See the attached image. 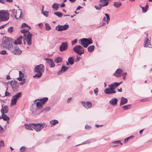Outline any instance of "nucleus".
I'll return each mask as SVG.
<instances>
[{
	"instance_id": "obj_10",
	"label": "nucleus",
	"mask_w": 152,
	"mask_h": 152,
	"mask_svg": "<svg viewBox=\"0 0 152 152\" xmlns=\"http://www.w3.org/2000/svg\"><path fill=\"white\" fill-rule=\"evenodd\" d=\"M34 129L36 132H38L40 131L43 128L45 125V124L36 123L33 124Z\"/></svg>"
},
{
	"instance_id": "obj_7",
	"label": "nucleus",
	"mask_w": 152,
	"mask_h": 152,
	"mask_svg": "<svg viewBox=\"0 0 152 152\" xmlns=\"http://www.w3.org/2000/svg\"><path fill=\"white\" fill-rule=\"evenodd\" d=\"M73 51L77 54L81 56L82 54L84 53V52L83 47L80 45H77L73 48Z\"/></svg>"
},
{
	"instance_id": "obj_1",
	"label": "nucleus",
	"mask_w": 152,
	"mask_h": 152,
	"mask_svg": "<svg viewBox=\"0 0 152 152\" xmlns=\"http://www.w3.org/2000/svg\"><path fill=\"white\" fill-rule=\"evenodd\" d=\"M12 39L11 38L6 37H3L2 42L1 44V47L3 48L9 50H12Z\"/></svg>"
},
{
	"instance_id": "obj_57",
	"label": "nucleus",
	"mask_w": 152,
	"mask_h": 152,
	"mask_svg": "<svg viewBox=\"0 0 152 152\" xmlns=\"http://www.w3.org/2000/svg\"><path fill=\"white\" fill-rule=\"evenodd\" d=\"M10 95V93H9L8 92L6 91L5 92V96H9Z\"/></svg>"
},
{
	"instance_id": "obj_60",
	"label": "nucleus",
	"mask_w": 152,
	"mask_h": 152,
	"mask_svg": "<svg viewBox=\"0 0 152 152\" xmlns=\"http://www.w3.org/2000/svg\"><path fill=\"white\" fill-rule=\"evenodd\" d=\"M60 6L61 7H64L65 6V4H64L63 3L60 5Z\"/></svg>"
},
{
	"instance_id": "obj_50",
	"label": "nucleus",
	"mask_w": 152,
	"mask_h": 152,
	"mask_svg": "<svg viewBox=\"0 0 152 152\" xmlns=\"http://www.w3.org/2000/svg\"><path fill=\"white\" fill-rule=\"evenodd\" d=\"M77 39H74L73 41L72 42V45H74V44L76 43L77 42Z\"/></svg>"
},
{
	"instance_id": "obj_29",
	"label": "nucleus",
	"mask_w": 152,
	"mask_h": 152,
	"mask_svg": "<svg viewBox=\"0 0 152 152\" xmlns=\"http://www.w3.org/2000/svg\"><path fill=\"white\" fill-rule=\"evenodd\" d=\"M19 77L17 79L20 81H21L23 79V77L24 76V75L21 71H20L19 72Z\"/></svg>"
},
{
	"instance_id": "obj_31",
	"label": "nucleus",
	"mask_w": 152,
	"mask_h": 152,
	"mask_svg": "<svg viewBox=\"0 0 152 152\" xmlns=\"http://www.w3.org/2000/svg\"><path fill=\"white\" fill-rule=\"evenodd\" d=\"M62 59L61 57H58L55 59V62L56 63H61L62 61Z\"/></svg>"
},
{
	"instance_id": "obj_21",
	"label": "nucleus",
	"mask_w": 152,
	"mask_h": 152,
	"mask_svg": "<svg viewBox=\"0 0 152 152\" xmlns=\"http://www.w3.org/2000/svg\"><path fill=\"white\" fill-rule=\"evenodd\" d=\"M104 92L107 94H110L112 93H115L116 91H113L110 90L109 88H106L104 90Z\"/></svg>"
},
{
	"instance_id": "obj_46",
	"label": "nucleus",
	"mask_w": 152,
	"mask_h": 152,
	"mask_svg": "<svg viewBox=\"0 0 152 152\" xmlns=\"http://www.w3.org/2000/svg\"><path fill=\"white\" fill-rule=\"evenodd\" d=\"M13 27H10L8 28V31L10 33H12V31Z\"/></svg>"
},
{
	"instance_id": "obj_2",
	"label": "nucleus",
	"mask_w": 152,
	"mask_h": 152,
	"mask_svg": "<svg viewBox=\"0 0 152 152\" xmlns=\"http://www.w3.org/2000/svg\"><path fill=\"white\" fill-rule=\"evenodd\" d=\"M20 31L21 33L24 34L23 36L25 37L23 39L24 45H26L25 41L26 40L27 44L30 45L31 44V34L27 30H22Z\"/></svg>"
},
{
	"instance_id": "obj_41",
	"label": "nucleus",
	"mask_w": 152,
	"mask_h": 152,
	"mask_svg": "<svg viewBox=\"0 0 152 152\" xmlns=\"http://www.w3.org/2000/svg\"><path fill=\"white\" fill-rule=\"evenodd\" d=\"M130 105H127L125 106H124L122 107V108L125 110H127L130 108Z\"/></svg>"
},
{
	"instance_id": "obj_4",
	"label": "nucleus",
	"mask_w": 152,
	"mask_h": 152,
	"mask_svg": "<svg viewBox=\"0 0 152 152\" xmlns=\"http://www.w3.org/2000/svg\"><path fill=\"white\" fill-rule=\"evenodd\" d=\"M79 43L85 48H87L89 45L93 43V41L91 38H83L79 39Z\"/></svg>"
},
{
	"instance_id": "obj_51",
	"label": "nucleus",
	"mask_w": 152,
	"mask_h": 152,
	"mask_svg": "<svg viewBox=\"0 0 152 152\" xmlns=\"http://www.w3.org/2000/svg\"><path fill=\"white\" fill-rule=\"evenodd\" d=\"M81 58V57L77 56V57L76 59L75 60V61L76 62H78Z\"/></svg>"
},
{
	"instance_id": "obj_58",
	"label": "nucleus",
	"mask_w": 152,
	"mask_h": 152,
	"mask_svg": "<svg viewBox=\"0 0 152 152\" xmlns=\"http://www.w3.org/2000/svg\"><path fill=\"white\" fill-rule=\"evenodd\" d=\"M94 93L97 96L98 95V94L97 93H98V91L96 90V89H94Z\"/></svg>"
},
{
	"instance_id": "obj_48",
	"label": "nucleus",
	"mask_w": 152,
	"mask_h": 152,
	"mask_svg": "<svg viewBox=\"0 0 152 152\" xmlns=\"http://www.w3.org/2000/svg\"><path fill=\"white\" fill-rule=\"evenodd\" d=\"M4 146V142L3 140H1L0 142V146Z\"/></svg>"
},
{
	"instance_id": "obj_9",
	"label": "nucleus",
	"mask_w": 152,
	"mask_h": 152,
	"mask_svg": "<svg viewBox=\"0 0 152 152\" xmlns=\"http://www.w3.org/2000/svg\"><path fill=\"white\" fill-rule=\"evenodd\" d=\"M19 11H17L16 10L13 9L11 10L10 11L12 12V13L11 14V16L12 17H15L16 19H18L20 17L21 15V11L20 9H19Z\"/></svg>"
},
{
	"instance_id": "obj_38",
	"label": "nucleus",
	"mask_w": 152,
	"mask_h": 152,
	"mask_svg": "<svg viewBox=\"0 0 152 152\" xmlns=\"http://www.w3.org/2000/svg\"><path fill=\"white\" fill-rule=\"evenodd\" d=\"M91 142L90 140H88L86 141L83 142L82 144H78V145H76L75 146H78V145H81V144H89V143H90Z\"/></svg>"
},
{
	"instance_id": "obj_36",
	"label": "nucleus",
	"mask_w": 152,
	"mask_h": 152,
	"mask_svg": "<svg viewBox=\"0 0 152 152\" xmlns=\"http://www.w3.org/2000/svg\"><path fill=\"white\" fill-rule=\"evenodd\" d=\"M54 14L59 18H61L62 16V14L59 12H55Z\"/></svg>"
},
{
	"instance_id": "obj_18",
	"label": "nucleus",
	"mask_w": 152,
	"mask_h": 152,
	"mask_svg": "<svg viewBox=\"0 0 152 152\" xmlns=\"http://www.w3.org/2000/svg\"><path fill=\"white\" fill-rule=\"evenodd\" d=\"M47 60L46 62L51 68L54 67L55 66V64L52 59L48 58H45Z\"/></svg>"
},
{
	"instance_id": "obj_25",
	"label": "nucleus",
	"mask_w": 152,
	"mask_h": 152,
	"mask_svg": "<svg viewBox=\"0 0 152 152\" xmlns=\"http://www.w3.org/2000/svg\"><path fill=\"white\" fill-rule=\"evenodd\" d=\"M127 99L126 98L123 97H121L120 105L121 106L124 105L127 102Z\"/></svg>"
},
{
	"instance_id": "obj_3",
	"label": "nucleus",
	"mask_w": 152,
	"mask_h": 152,
	"mask_svg": "<svg viewBox=\"0 0 152 152\" xmlns=\"http://www.w3.org/2000/svg\"><path fill=\"white\" fill-rule=\"evenodd\" d=\"M44 67L42 64L36 66L34 68V71L37 73L33 76V77L39 78L41 77L42 75V72L44 71Z\"/></svg>"
},
{
	"instance_id": "obj_33",
	"label": "nucleus",
	"mask_w": 152,
	"mask_h": 152,
	"mask_svg": "<svg viewBox=\"0 0 152 152\" xmlns=\"http://www.w3.org/2000/svg\"><path fill=\"white\" fill-rule=\"evenodd\" d=\"M121 5V3L120 1L115 2L114 4V6L117 8L120 7Z\"/></svg>"
},
{
	"instance_id": "obj_59",
	"label": "nucleus",
	"mask_w": 152,
	"mask_h": 152,
	"mask_svg": "<svg viewBox=\"0 0 152 152\" xmlns=\"http://www.w3.org/2000/svg\"><path fill=\"white\" fill-rule=\"evenodd\" d=\"M141 101L142 102H147V101H149V100L148 99H142Z\"/></svg>"
},
{
	"instance_id": "obj_56",
	"label": "nucleus",
	"mask_w": 152,
	"mask_h": 152,
	"mask_svg": "<svg viewBox=\"0 0 152 152\" xmlns=\"http://www.w3.org/2000/svg\"><path fill=\"white\" fill-rule=\"evenodd\" d=\"M7 24H8V23H7L1 26H0V29H2V28H4L5 27V26H6Z\"/></svg>"
},
{
	"instance_id": "obj_24",
	"label": "nucleus",
	"mask_w": 152,
	"mask_h": 152,
	"mask_svg": "<svg viewBox=\"0 0 152 152\" xmlns=\"http://www.w3.org/2000/svg\"><path fill=\"white\" fill-rule=\"evenodd\" d=\"M122 72V70L121 69H118L114 74L117 77H119L121 76Z\"/></svg>"
},
{
	"instance_id": "obj_17",
	"label": "nucleus",
	"mask_w": 152,
	"mask_h": 152,
	"mask_svg": "<svg viewBox=\"0 0 152 152\" xmlns=\"http://www.w3.org/2000/svg\"><path fill=\"white\" fill-rule=\"evenodd\" d=\"M122 82H120L119 83H115L113 84H111V85H109L108 86L109 88L110 89V90H112L113 91H115L114 89L115 88L117 87L120 84L122 83Z\"/></svg>"
},
{
	"instance_id": "obj_6",
	"label": "nucleus",
	"mask_w": 152,
	"mask_h": 152,
	"mask_svg": "<svg viewBox=\"0 0 152 152\" xmlns=\"http://www.w3.org/2000/svg\"><path fill=\"white\" fill-rule=\"evenodd\" d=\"M22 93L21 92L17 93L15 95H14L11 99V106L15 105L16 104L17 100L19 98L21 97Z\"/></svg>"
},
{
	"instance_id": "obj_28",
	"label": "nucleus",
	"mask_w": 152,
	"mask_h": 152,
	"mask_svg": "<svg viewBox=\"0 0 152 152\" xmlns=\"http://www.w3.org/2000/svg\"><path fill=\"white\" fill-rule=\"evenodd\" d=\"M59 4L57 3H55L53 4L52 7L55 10L57 11L58 10L59 7Z\"/></svg>"
},
{
	"instance_id": "obj_44",
	"label": "nucleus",
	"mask_w": 152,
	"mask_h": 152,
	"mask_svg": "<svg viewBox=\"0 0 152 152\" xmlns=\"http://www.w3.org/2000/svg\"><path fill=\"white\" fill-rule=\"evenodd\" d=\"M21 81H22L21 82H20V84L21 85H23L26 82V79H23Z\"/></svg>"
},
{
	"instance_id": "obj_55",
	"label": "nucleus",
	"mask_w": 152,
	"mask_h": 152,
	"mask_svg": "<svg viewBox=\"0 0 152 152\" xmlns=\"http://www.w3.org/2000/svg\"><path fill=\"white\" fill-rule=\"evenodd\" d=\"M126 74H127L126 72H125V73H123L122 74V75L123 76V79L124 80L125 79V76H126Z\"/></svg>"
},
{
	"instance_id": "obj_14",
	"label": "nucleus",
	"mask_w": 152,
	"mask_h": 152,
	"mask_svg": "<svg viewBox=\"0 0 152 152\" xmlns=\"http://www.w3.org/2000/svg\"><path fill=\"white\" fill-rule=\"evenodd\" d=\"M69 25L65 24L63 26L58 25L56 26V29L58 31H61L67 29L69 28Z\"/></svg>"
},
{
	"instance_id": "obj_43",
	"label": "nucleus",
	"mask_w": 152,
	"mask_h": 152,
	"mask_svg": "<svg viewBox=\"0 0 152 152\" xmlns=\"http://www.w3.org/2000/svg\"><path fill=\"white\" fill-rule=\"evenodd\" d=\"M134 137V136H132L130 137H129L128 138H127L125 139L124 140V143H126V142H127L128 141L129 139L131 138L132 137Z\"/></svg>"
},
{
	"instance_id": "obj_54",
	"label": "nucleus",
	"mask_w": 152,
	"mask_h": 152,
	"mask_svg": "<svg viewBox=\"0 0 152 152\" xmlns=\"http://www.w3.org/2000/svg\"><path fill=\"white\" fill-rule=\"evenodd\" d=\"M91 126L89 125H86L85 126V128L86 129H91Z\"/></svg>"
},
{
	"instance_id": "obj_61",
	"label": "nucleus",
	"mask_w": 152,
	"mask_h": 152,
	"mask_svg": "<svg viewBox=\"0 0 152 152\" xmlns=\"http://www.w3.org/2000/svg\"><path fill=\"white\" fill-rule=\"evenodd\" d=\"M81 103L83 105L84 107L85 106L86 103L84 101L81 102Z\"/></svg>"
},
{
	"instance_id": "obj_32",
	"label": "nucleus",
	"mask_w": 152,
	"mask_h": 152,
	"mask_svg": "<svg viewBox=\"0 0 152 152\" xmlns=\"http://www.w3.org/2000/svg\"><path fill=\"white\" fill-rule=\"evenodd\" d=\"M95 48V46L94 45L88 47V50L89 52H92L93 51Z\"/></svg>"
},
{
	"instance_id": "obj_35",
	"label": "nucleus",
	"mask_w": 152,
	"mask_h": 152,
	"mask_svg": "<svg viewBox=\"0 0 152 152\" xmlns=\"http://www.w3.org/2000/svg\"><path fill=\"white\" fill-rule=\"evenodd\" d=\"M2 118L4 121H7L9 120V118L4 113L3 114L2 113Z\"/></svg>"
},
{
	"instance_id": "obj_26",
	"label": "nucleus",
	"mask_w": 152,
	"mask_h": 152,
	"mask_svg": "<svg viewBox=\"0 0 152 152\" xmlns=\"http://www.w3.org/2000/svg\"><path fill=\"white\" fill-rule=\"evenodd\" d=\"M33 123L29 124H25V126L26 129L30 130H33Z\"/></svg>"
},
{
	"instance_id": "obj_49",
	"label": "nucleus",
	"mask_w": 152,
	"mask_h": 152,
	"mask_svg": "<svg viewBox=\"0 0 152 152\" xmlns=\"http://www.w3.org/2000/svg\"><path fill=\"white\" fill-rule=\"evenodd\" d=\"M141 8H142V12L143 13H145L147 12V10L145 7H141Z\"/></svg>"
},
{
	"instance_id": "obj_34",
	"label": "nucleus",
	"mask_w": 152,
	"mask_h": 152,
	"mask_svg": "<svg viewBox=\"0 0 152 152\" xmlns=\"http://www.w3.org/2000/svg\"><path fill=\"white\" fill-rule=\"evenodd\" d=\"M74 58L73 57H69L68 58V61L69 62L71 65H72L74 63Z\"/></svg>"
},
{
	"instance_id": "obj_40",
	"label": "nucleus",
	"mask_w": 152,
	"mask_h": 152,
	"mask_svg": "<svg viewBox=\"0 0 152 152\" xmlns=\"http://www.w3.org/2000/svg\"><path fill=\"white\" fill-rule=\"evenodd\" d=\"M42 13L46 17H47L48 15V12L46 11H42Z\"/></svg>"
},
{
	"instance_id": "obj_62",
	"label": "nucleus",
	"mask_w": 152,
	"mask_h": 152,
	"mask_svg": "<svg viewBox=\"0 0 152 152\" xmlns=\"http://www.w3.org/2000/svg\"><path fill=\"white\" fill-rule=\"evenodd\" d=\"M6 79L7 80H9L11 79L9 75H7L6 77Z\"/></svg>"
},
{
	"instance_id": "obj_37",
	"label": "nucleus",
	"mask_w": 152,
	"mask_h": 152,
	"mask_svg": "<svg viewBox=\"0 0 152 152\" xmlns=\"http://www.w3.org/2000/svg\"><path fill=\"white\" fill-rule=\"evenodd\" d=\"M50 109V107H46L45 108L43 109L42 111L41 112H46L48 111H49Z\"/></svg>"
},
{
	"instance_id": "obj_19",
	"label": "nucleus",
	"mask_w": 152,
	"mask_h": 152,
	"mask_svg": "<svg viewBox=\"0 0 152 152\" xmlns=\"http://www.w3.org/2000/svg\"><path fill=\"white\" fill-rule=\"evenodd\" d=\"M118 101V99L115 98L111 99L109 102L110 104L114 106H115L117 105Z\"/></svg>"
},
{
	"instance_id": "obj_13",
	"label": "nucleus",
	"mask_w": 152,
	"mask_h": 152,
	"mask_svg": "<svg viewBox=\"0 0 152 152\" xmlns=\"http://www.w3.org/2000/svg\"><path fill=\"white\" fill-rule=\"evenodd\" d=\"M68 48V44L67 42H63L60 46L59 48L60 51L62 52L66 50Z\"/></svg>"
},
{
	"instance_id": "obj_64",
	"label": "nucleus",
	"mask_w": 152,
	"mask_h": 152,
	"mask_svg": "<svg viewBox=\"0 0 152 152\" xmlns=\"http://www.w3.org/2000/svg\"><path fill=\"white\" fill-rule=\"evenodd\" d=\"M82 8V7L80 6H78L77 8V10H79L81 8Z\"/></svg>"
},
{
	"instance_id": "obj_11",
	"label": "nucleus",
	"mask_w": 152,
	"mask_h": 152,
	"mask_svg": "<svg viewBox=\"0 0 152 152\" xmlns=\"http://www.w3.org/2000/svg\"><path fill=\"white\" fill-rule=\"evenodd\" d=\"M48 99V98L47 97H44L40 99L39 101L36 103V105L38 108H39L41 107L42 105L44 104L47 101Z\"/></svg>"
},
{
	"instance_id": "obj_47",
	"label": "nucleus",
	"mask_w": 152,
	"mask_h": 152,
	"mask_svg": "<svg viewBox=\"0 0 152 152\" xmlns=\"http://www.w3.org/2000/svg\"><path fill=\"white\" fill-rule=\"evenodd\" d=\"M0 54L2 55H5L6 54H7V53L6 52L5 50H3L0 52Z\"/></svg>"
},
{
	"instance_id": "obj_15",
	"label": "nucleus",
	"mask_w": 152,
	"mask_h": 152,
	"mask_svg": "<svg viewBox=\"0 0 152 152\" xmlns=\"http://www.w3.org/2000/svg\"><path fill=\"white\" fill-rule=\"evenodd\" d=\"M147 37L145 38L144 41V47H151V46L150 42L151 38L150 39L148 38V34H146Z\"/></svg>"
},
{
	"instance_id": "obj_39",
	"label": "nucleus",
	"mask_w": 152,
	"mask_h": 152,
	"mask_svg": "<svg viewBox=\"0 0 152 152\" xmlns=\"http://www.w3.org/2000/svg\"><path fill=\"white\" fill-rule=\"evenodd\" d=\"M45 26L46 27V29L47 31H49L51 29L50 26L47 23L45 24Z\"/></svg>"
},
{
	"instance_id": "obj_52",
	"label": "nucleus",
	"mask_w": 152,
	"mask_h": 152,
	"mask_svg": "<svg viewBox=\"0 0 152 152\" xmlns=\"http://www.w3.org/2000/svg\"><path fill=\"white\" fill-rule=\"evenodd\" d=\"M25 149V147L24 146H23L20 148V150L22 152H23Z\"/></svg>"
},
{
	"instance_id": "obj_63",
	"label": "nucleus",
	"mask_w": 152,
	"mask_h": 152,
	"mask_svg": "<svg viewBox=\"0 0 152 152\" xmlns=\"http://www.w3.org/2000/svg\"><path fill=\"white\" fill-rule=\"evenodd\" d=\"M145 9H146L147 10H148V4H147L145 6Z\"/></svg>"
},
{
	"instance_id": "obj_45",
	"label": "nucleus",
	"mask_w": 152,
	"mask_h": 152,
	"mask_svg": "<svg viewBox=\"0 0 152 152\" xmlns=\"http://www.w3.org/2000/svg\"><path fill=\"white\" fill-rule=\"evenodd\" d=\"M26 26H27L28 27V26L25 23H23L22 26H21V28H24L25 27H26ZM28 27L29 28H31Z\"/></svg>"
},
{
	"instance_id": "obj_30",
	"label": "nucleus",
	"mask_w": 152,
	"mask_h": 152,
	"mask_svg": "<svg viewBox=\"0 0 152 152\" xmlns=\"http://www.w3.org/2000/svg\"><path fill=\"white\" fill-rule=\"evenodd\" d=\"M50 124L51 125V126H53L55 125V124L58 123V121L57 120H54L50 121Z\"/></svg>"
},
{
	"instance_id": "obj_22",
	"label": "nucleus",
	"mask_w": 152,
	"mask_h": 152,
	"mask_svg": "<svg viewBox=\"0 0 152 152\" xmlns=\"http://www.w3.org/2000/svg\"><path fill=\"white\" fill-rule=\"evenodd\" d=\"M2 109L1 110V112L2 113H7L8 111V107L7 106H5L3 107V105H2Z\"/></svg>"
},
{
	"instance_id": "obj_5",
	"label": "nucleus",
	"mask_w": 152,
	"mask_h": 152,
	"mask_svg": "<svg viewBox=\"0 0 152 152\" xmlns=\"http://www.w3.org/2000/svg\"><path fill=\"white\" fill-rule=\"evenodd\" d=\"M9 14L7 11L3 10L0 11V22L6 21L9 19Z\"/></svg>"
},
{
	"instance_id": "obj_42",
	"label": "nucleus",
	"mask_w": 152,
	"mask_h": 152,
	"mask_svg": "<svg viewBox=\"0 0 152 152\" xmlns=\"http://www.w3.org/2000/svg\"><path fill=\"white\" fill-rule=\"evenodd\" d=\"M105 15L106 16V18H107V24L110 20V17H109V15L107 13H105Z\"/></svg>"
},
{
	"instance_id": "obj_8",
	"label": "nucleus",
	"mask_w": 152,
	"mask_h": 152,
	"mask_svg": "<svg viewBox=\"0 0 152 152\" xmlns=\"http://www.w3.org/2000/svg\"><path fill=\"white\" fill-rule=\"evenodd\" d=\"M99 6L96 5L95 6V8L97 10H99L102 8V7H104L107 6L108 4V1L106 0H99Z\"/></svg>"
},
{
	"instance_id": "obj_53",
	"label": "nucleus",
	"mask_w": 152,
	"mask_h": 152,
	"mask_svg": "<svg viewBox=\"0 0 152 152\" xmlns=\"http://www.w3.org/2000/svg\"><path fill=\"white\" fill-rule=\"evenodd\" d=\"M120 142H121V141L120 140L115 141L112 142V143L114 144H118Z\"/></svg>"
},
{
	"instance_id": "obj_27",
	"label": "nucleus",
	"mask_w": 152,
	"mask_h": 152,
	"mask_svg": "<svg viewBox=\"0 0 152 152\" xmlns=\"http://www.w3.org/2000/svg\"><path fill=\"white\" fill-rule=\"evenodd\" d=\"M92 107V104L90 102H86L84 107L87 109L91 108Z\"/></svg>"
},
{
	"instance_id": "obj_12",
	"label": "nucleus",
	"mask_w": 152,
	"mask_h": 152,
	"mask_svg": "<svg viewBox=\"0 0 152 152\" xmlns=\"http://www.w3.org/2000/svg\"><path fill=\"white\" fill-rule=\"evenodd\" d=\"M11 87L13 91H16L18 90L19 87L17 82L15 80H12L10 82Z\"/></svg>"
},
{
	"instance_id": "obj_20",
	"label": "nucleus",
	"mask_w": 152,
	"mask_h": 152,
	"mask_svg": "<svg viewBox=\"0 0 152 152\" xmlns=\"http://www.w3.org/2000/svg\"><path fill=\"white\" fill-rule=\"evenodd\" d=\"M23 37L22 36H20L18 38L16 39L14 43L15 45L21 44H22V40Z\"/></svg>"
},
{
	"instance_id": "obj_23",
	"label": "nucleus",
	"mask_w": 152,
	"mask_h": 152,
	"mask_svg": "<svg viewBox=\"0 0 152 152\" xmlns=\"http://www.w3.org/2000/svg\"><path fill=\"white\" fill-rule=\"evenodd\" d=\"M68 68V67H66L64 66H63L61 69L59 70L58 72V75H61L62 73L64 72L65 71H66V70Z\"/></svg>"
},
{
	"instance_id": "obj_16",
	"label": "nucleus",
	"mask_w": 152,
	"mask_h": 152,
	"mask_svg": "<svg viewBox=\"0 0 152 152\" xmlns=\"http://www.w3.org/2000/svg\"><path fill=\"white\" fill-rule=\"evenodd\" d=\"M12 50H10L15 54H20L21 53V50L18 47L13 46Z\"/></svg>"
}]
</instances>
